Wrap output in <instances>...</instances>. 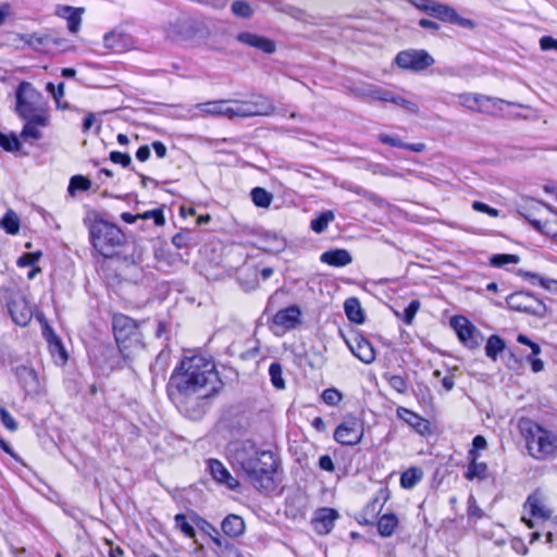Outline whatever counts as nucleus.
<instances>
[{
  "instance_id": "4d7b16f0",
  "label": "nucleus",
  "mask_w": 557,
  "mask_h": 557,
  "mask_svg": "<svg viewBox=\"0 0 557 557\" xmlns=\"http://www.w3.org/2000/svg\"><path fill=\"white\" fill-rule=\"evenodd\" d=\"M138 216L140 220H149L152 219L154 225L162 226L165 223L163 209L162 208H156L152 210L145 211L143 213H138Z\"/></svg>"
},
{
  "instance_id": "58836bf2",
  "label": "nucleus",
  "mask_w": 557,
  "mask_h": 557,
  "mask_svg": "<svg viewBox=\"0 0 557 557\" xmlns=\"http://www.w3.org/2000/svg\"><path fill=\"white\" fill-rule=\"evenodd\" d=\"M170 354L162 350L156 357L154 362L150 366V372L152 375V384L156 383L157 379L160 376L162 380L165 377V371L168 368Z\"/></svg>"
},
{
  "instance_id": "dca6fc26",
  "label": "nucleus",
  "mask_w": 557,
  "mask_h": 557,
  "mask_svg": "<svg viewBox=\"0 0 557 557\" xmlns=\"http://www.w3.org/2000/svg\"><path fill=\"white\" fill-rule=\"evenodd\" d=\"M351 354L366 364H371L376 357L373 345L360 333H355L351 338L344 337Z\"/></svg>"
},
{
  "instance_id": "aec40b11",
  "label": "nucleus",
  "mask_w": 557,
  "mask_h": 557,
  "mask_svg": "<svg viewBox=\"0 0 557 557\" xmlns=\"http://www.w3.org/2000/svg\"><path fill=\"white\" fill-rule=\"evenodd\" d=\"M338 517L339 515L334 508H320L312 520L313 528L319 534H329Z\"/></svg>"
},
{
  "instance_id": "6ab92c4d",
  "label": "nucleus",
  "mask_w": 557,
  "mask_h": 557,
  "mask_svg": "<svg viewBox=\"0 0 557 557\" xmlns=\"http://www.w3.org/2000/svg\"><path fill=\"white\" fill-rule=\"evenodd\" d=\"M301 310L297 305H290L284 309L278 310L272 321L275 325L282 326L286 330L296 329L300 323Z\"/></svg>"
},
{
  "instance_id": "a19ab883",
  "label": "nucleus",
  "mask_w": 557,
  "mask_h": 557,
  "mask_svg": "<svg viewBox=\"0 0 557 557\" xmlns=\"http://www.w3.org/2000/svg\"><path fill=\"white\" fill-rule=\"evenodd\" d=\"M423 478V471L418 467H411L400 475V486L405 490L414 487Z\"/></svg>"
},
{
  "instance_id": "8fccbe9b",
  "label": "nucleus",
  "mask_w": 557,
  "mask_h": 557,
  "mask_svg": "<svg viewBox=\"0 0 557 557\" xmlns=\"http://www.w3.org/2000/svg\"><path fill=\"white\" fill-rule=\"evenodd\" d=\"M519 261L520 257L512 253H495L490 257V264L494 268H503L509 263L517 264Z\"/></svg>"
},
{
  "instance_id": "7c9ffc66",
  "label": "nucleus",
  "mask_w": 557,
  "mask_h": 557,
  "mask_svg": "<svg viewBox=\"0 0 557 557\" xmlns=\"http://www.w3.org/2000/svg\"><path fill=\"white\" fill-rule=\"evenodd\" d=\"M525 505L530 507V513L534 518L546 520L552 516V511L542 503V495L540 491H535L529 495Z\"/></svg>"
},
{
  "instance_id": "cd10ccee",
  "label": "nucleus",
  "mask_w": 557,
  "mask_h": 557,
  "mask_svg": "<svg viewBox=\"0 0 557 557\" xmlns=\"http://www.w3.org/2000/svg\"><path fill=\"white\" fill-rule=\"evenodd\" d=\"M221 529L224 535L231 539L238 537L245 532L244 519L238 515L230 513L221 522Z\"/></svg>"
},
{
  "instance_id": "c85d7f7f",
  "label": "nucleus",
  "mask_w": 557,
  "mask_h": 557,
  "mask_svg": "<svg viewBox=\"0 0 557 557\" xmlns=\"http://www.w3.org/2000/svg\"><path fill=\"white\" fill-rule=\"evenodd\" d=\"M230 102L231 101L228 100H215L199 103L197 107L205 114L221 115L233 119L234 116L231 115V111H233V106H228Z\"/></svg>"
},
{
  "instance_id": "9b49d317",
  "label": "nucleus",
  "mask_w": 557,
  "mask_h": 557,
  "mask_svg": "<svg viewBox=\"0 0 557 557\" xmlns=\"http://www.w3.org/2000/svg\"><path fill=\"white\" fill-rule=\"evenodd\" d=\"M450 325L467 348L475 349L481 345L483 335L467 318L455 315L450 319Z\"/></svg>"
},
{
  "instance_id": "bf43d9fd",
  "label": "nucleus",
  "mask_w": 557,
  "mask_h": 557,
  "mask_svg": "<svg viewBox=\"0 0 557 557\" xmlns=\"http://www.w3.org/2000/svg\"><path fill=\"white\" fill-rule=\"evenodd\" d=\"M321 398L326 405L336 406L343 399V394L337 388L330 387L323 391Z\"/></svg>"
},
{
  "instance_id": "774afa93",
  "label": "nucleus",
  "mask_w": 557,
  "mask_h": 557,
  "mask_svg": "<svg viewBox=\"0 0 557 557\" xmlns=\"http://www.w3.org/2000/svg\"><path fill=\"white\" fill-rule=\"evenodd\" d=\"M461 98V104L465 106L466 108H468L469 110H472V111H476L478 110V106H479V102H480V95H470V94H466V95H461L460 96Z\"/></svg>"
},
{
  "instance_id": "6e6552de",
  "label": "nucleus",
  "mask_w": 557,
  "mask_h": 557,
  "mask_svg": "<svg viewBox=\"0 0 557 557\" xmlns=\"http://www.w3.org/2000/svg\"><path fill=\"white\" fill-rule=\"evenodd\" d=\"M535 428L539 433L537 437L532 434L531 437L527 438V447L530 455L536 459H545L553 456L557 451V435L540 424H535Z\"/></svg>"
},
{
  "instance_id": "a18cd8bd",
  "label": "nucleus",
  "mask_w": 557,
  "mask_h": 557,
  "mask_svg": "<svg viewBox=\"0 0 557 557\" xmlns=\"http://www.w3.org/2000/svg\"><path fill=\"white\" fill-rule=\"evenodd\" d=\"M191 522L195 524V529L197 528L200 532H202L205 535H208L211 541H213V536L218 535L219 530L213 527L210 522H208L206 519L200 517L197 512L191 510Z\"/></svg>"
},
{
  "instance_id": "ddd939ff",
  "label": "nucleus",
  "mask_w": 557,
  "mask_h": 557,
  "mask_svg": "<svg viewBox=\"0 0 557 557\" xmlns=\"http://www.w3.org/2000/svg\"><path fill=\"white\" fill-rule=\"evenodd\" d=\"M135 351L125 349L122 351V347L106 346L101 349L100 358L102 364H100L102 371H113L115 369H123L124 367L131 368V362L134 359Z\"/></svg>"
},
{
  "instance_id": "603ef678",
  "label": "nucleus",
  "mask_w": 557,
  "mask_h": 557,
  "mask_svg": "<svg viewBox=\"0 0 557 557\" xmlns=\"http://www.w3.org/2000/svg\"><path fill=\"white\" fill-rule=\"evenodd\" d=\"M123 40H124V36L122 34L115 33V32L107 33L103 36L104 47L108 49L114 50V51H120L123 49V47H124Z\"/></svg>"
},
{
  "instance_id": "680f3d73",
  "label": "nucleus",
  "mask_w": 557,
  "mask_h": 557,
  "mask_svg": "<svg viewBox=\"0 0 557 557\" xmlns=\"http://www.w3.org/2000/svg\"><path fill=\"white\" fill-rule=\"evenodd\" d=\"M369 96L375 100L391 102V98H393L394 92L382 87L373 86L369 90Z\"/></svg>"
},
{
  "instance_id": "4be33fe9",
  "label": "nucleus",
  "mask_w": 557,
  "mask_h": 557,
  "mask_svg": "<svg viewBox=\"0 0 557 557\" xmlns=\"http://www.w3.org/2000/svg\"><path fill=\"white\" fill-rule=\"evenodd\" d=\"M208 470L216 482L226 485L230 490L235 491L239 487V481L218 459L208 460Z\"/></svg>"
},
{
  "instance_id": "37998d69",
  "label": "nucleus",
  "mask_w": 557,
  "mask_h": 557,
  "mask_svg": "<svg viewBox=\"0 0 557 557\" xmlns=\"http://www.w3.org/2000/svg\"><path fill=\"white\" fill-rule=\"evenodd\" d=\"M250 198L258 208L267 209L273 201V195L263 187H253L250 190Z\"/></svg>"
},
{
  "instance_id": "49530a36",
  "label": "nucleus",
  "mask_w": 557,
  "mask_h": 557,
  "mask_svg": "<svg viewBox=\"0 0 557 557\" xmlns=\"http://www.w3.org/2000/svg\"><path fill=\"white\" fill-rule=\"evenodd\" d=\"M91 187V182L88 177L77 174L71 177L69 186H67V193L71 196H74L76 191H86Z\"/></svg>"
},
{
  "instance_id": "0e129e2a",
  "label": "nucleus",
  "mask_w": 557,
  "mask_h": 557,
  "mask_svg": "<svg viewBox=\"0 0 557 557\" xmlns=\"http://www.w3.org/2000/svg\"><path fill=\"white\" fill-rule=\"evenodd\" d=\"M487 447V441L486 438L478 434L472 440V447L468 453V457H478L479 458V450L485 449Z\"/></svg>"
},
{
  "instance_id": "e2e57ef3",
  "label": "nucleus",
  "mask_w": 557,
  "mask_h": 557,
  "mask_svg": "<svg viewBox=\"0 0 557 557\" xmlns=\"http://www.w3.org/2000/svg\"><path fill=\"white\" fill-rule=\"evenodd\" d=\"M109 159L111 162L120 164L123 168H129L132 164V158L127 152L111 151Z\"/></svg>"
},
{
  "instance_id": "338daca9",
  "label": "nucleus",
  "mask_w": 557,
  "mask_h": 557,
  "mask_svg": "<svg viewBox=\"0 0 557 557\" xmlns=\"http://www.w3.org/2000/svg\"><path fill=\"white\" fill-rule=\"evenodd\" d=\"M472 209L478 212L485 213L492 218H497L499 215V211L491 206H488L485 202L482 201H473L472 202Z\"/></svg>"
},
{
  "instance_id": "bb28decb",
  "label": "nucleus",
  "mask_w": 557,
  "mask_h": 557,
  "mask_svg": "<svg viewBox=\"0 0 557 557\" xmlns=\"http://www.w3.org/2000/svg\"><path fill=\"white\" fill-rule=\"evenodd\" d=\"M437 20L458 25L466 29H473L476 26V23L473 20L460 16L453 7L447 4H443Z\"/></svg>"
},
{
  "instance_id": "423d86ee",
  "label": "nucleus",
  "mask_w": 557,
  "mask_h": 557,
  "mask_svg": "<svg viewBox=\"0 0 557 557\" xmlns=\"http://www.w3.org/2000/svg\"><path fill=\"white\" fill-rule=\"evenodd\" d=\"M505 300L508 309L523 312L539 319H543L548 312V308L544 301L531 292H513L509 294Z\"/></svg>"
},
{
  "instance_id": "f257e3e1",
  "label": "nucleus",
  "mask_w": 557,
  "mask_h": 557,
  "mask_svg": "<svg viewBox=\"0 0 557 557\" xmlns=\"http://www.w3.org/2000/svg\"><path fill=\"white\" fill-rule=\"evenodd\" d=\"M89 232V239L94 249L104 258L122 257L133 267L129 281L138 284L143 278L144 249L135 240H128L123 231L114 223L102 219L99 213L89 212L84 219Z\"/></svg>"
},
{
  "instance_id": "864d4df0",
  "label": "nucleus",
  "mask_w": 557,
  "mask_h": 557,
  "mask_svg": "<svg viewBox=\"0 0 557 557\" xmlns=\"http://www.w3.org/2000/svg\"><path fill=\"white\" fill-rule=\"evenodd\" d=\"M232 13L243 18L251 17L253 11L250 4L244 0H235L231 5Z\"/></svg>"
},
{
  "instance_id": "3c124183",
  "label": "nucleus",
  "mask_w": 557,
  "mask_h": 557,
  "mask_svg": "<svg viewBox=\"0 0 557 557\" xmlns=\"http://www.w3.org/2000/svg\"><path fill=\"white\" fill-rule=\"evenodd\" d=\"M38 127L40 126L35 122H32V120H26L21 131L20 138L23 140H27L29 138L38 140L42 138V133Z\"/></svg>"
},
{
  "instance_id": "39448f33",
  "label": "nucleus",
  "mask_w": 557,
  "mask_h": 557,
  "mask_svg": "<svg viewBox=\"0 0 557 557\" xmlns=\"http://www.w3.org/2000/svg\"><path fill=\"white\" fill-rule=\"evenodd\" d=\"M112 330L116 345L122 347L123 352L125 349L135 351L144 347L143 333L138 323L132 318L122 313L114 314Z\"/></svg>"
},
{
  "instance_id": "1a4fd4ad",
  "label": "nucleus",
  "mask_w": 557,
  "mask_h": 557,
  "mask_svg": "<svg viewBox=\"0 0 557 557\" xmlns=\"http://www.w3.org/2000/svg\"><path fill=\"white\" fill-rule=\"evenodd\" d=\"M394 63L401 70L419 73L432 66L435 60L424 49H406L396 54Z\"/></svg>"
},
{
  "instance_id": "f03ea898",
  "label": "nucleus",
  "mask_w": 557,
  "mask_h": 557,
  "mask_svg": "<svg viewBox=\"0 0 557 557\" xmlns=\"http://www.w3.org/2000/svg\"><path fill=\"white\" fill-rule=\"evenodd\" d=\"M233 469L257 491L274 488V474L281 467L280 456L270 449H260L250 440L235 442L228 447Z\"/></svg>"
},
{
  "instance_id": "7ed1b4c3",
  "label": "nucleus",
  "mask_w": 557,
  "mask_h": 557,
  "mask_svg": "<svg viewBox=\"0 0 557 557\" xmlns=\"http://www.w3.org/2000/svg\"><path fill=\"white\" fill-rule=\"evenodd\" d=\"M223 387L213 362L201 357L182 360L176 367L166 385V393L171 400L193 396L213 397Z\"/></svg>"
},
{
  "instance_id": "4468645a",
  "label": "nucleus",
  "mask_w": 557,
  "mask_h": 557,
  "mask_svg": "<svg viewBox=\"0 0 557 557\" xmlns=\"http://www.w3.org/2000/svg\"><path fill=\"white\" fill-rule=\"evenodd\" d=\"M38 321L41 325V334L48 344V348L52 357L57 362L64 364L69 359V354L59 337V335L54 332L52 326L49 324L48 320L41 313L37 317Z\"/></svg>"
},
{
  "instance_id": "69168bd1",
  "label": "nucleus",
  "mask_w": 557,
  "mask_h": 557,
  "mask_svg": "<svg viewBox=\"0 0 557 557\" xmlns=\"http://www.w3.org/2000/svg\"><path fill=\"white\" fill-rule=\"evenodd\" d=\"M0 420L9 431L14 432L17 430V422L4 407H0Z\"/></svg>"
},
{
  "instance_id": "473e14b6",
  "label": "nucleus",
  "mask_w": 557,
  "mask_h": 557,
  "mask_svg": "<svg viewBox=\"0 0 557 557\" xmlns=\"http://www.w3.org/2000/svg\"><path fill=\"white\" fill-rule=\"evenodd\" d=\"M379 140L384 145L406 149L413 152H422L425 149V144L423 143L407 144L404 143L398 136H392L388 134H380Z\"/></svg>"
},
{
  "instance_id": "412c9836",
  "label": "nucleus",
  "mask_w": 557,
  "mask_h": 557,
  "mask_svg": "<svg viewBox=\"0 0 557 557\" xmlns=\"http://www.w3.org/2000/svg\"><path fill=\"white\" fill-rule=\"evenodd\" d=\"M236 39L244 45L259 49L262 52L268 53V54H272L276 50V45L272 39L267 38L261 35L253 34V33H249V32L239 33L236 36Z\"/></svg>"
},
{
  "instance_id": "c9c22d12",
  "label": "nucleus",
  "mask_w": 557,
  "mask_h": 557,
  "mask_svg": "<svg viewBox=\"0 0 557 557\" xmlns=\"http://www.w3.org/2000/svg\"><path fill=\"white\" fill-rule=\"evenodd\" d=\"M469 465L465 472L467 480L473 481L474 479L485 480L487 479V465L485 462H478V457H468Z\"/></svg>"
},
{
  "instance_id": "b1692460",
  "label": "nucleus",
  "mask_w": 557,
  "mask_h": 557,
  "mask_svg": "<svg viewBox=\"0 0 557 557\" xmlns=\"http://www.w3.org/2000/svg\"><path fill=\"white\" fill-rule=\"evenodd\" d=\"M322 263L335 268H343L352 262L350 252L344 248L329 249L320 256Z\"/></svg>"
},
{
  "instance_id": "f3484780",
  "label": "nucleus",
  "mask_w": 557,
  "mask_h": 557,
  "mask_svg": "<svg viewBox=\"0 0 557 557\" xmlns=\"http://www.w3.org/2000/svg\"><path fill=\"white\" fill-rule=\"evenodd\" d=\"M12 372L26 395H37L40 393L39 376L33 367L18 364L12 368Z\"/></svg>"
},
{
  "instance_id": "a211bd4d",
  "label": "nucleus",
  "mask_w": 557,
  "mask_h": 557,
  "mask_svg": "<svg viewBox=\"0 0 557 557\" xmlns=\"http://www.w3.org/2000/svg\"><path fill=\"white\" fill-rule=\"evenodd\" d=\"M8 310L13 322L26 326L32 320L33 309L24 297H16L8 302Z\"/></svg>"
},
{
  "instance_id": "9d476101",
  "label": "nucleus",
  "mask_w": 557,
  "mask_h": 557,
  "mask_svg": "<svg viewBox=\"0 0 557 557\" xmlns=\"http://www.w3.org/2000/svg\"><path fill=\"white\" fill-rule=\"evenodd\" d=\"M334 440L345 446H354L363 437V421L355 416H346L334 431Z\"/></svg>"
},
{
  "instance_id": "09e8293b",
  "label": "nucleus",
  "mask_w": 557,
  "mask_h": 557,
  "mask_svg": "<svg viewBox=\"0 0 557 557\" xmlns=\"http://www.w3.org/2000/svg\"><path fill=\"white\" fill-rule=\"evenodd\" d=\"M172 244L178 249L194 246L196 245L194 233L189 230L178 232L172 237Z\"/></svg>"
},
{
  "instance_id": "052dcab7",
  "label": "nucleus",
  "mask_w": 557,
  "mask_h": 557,
  "mask_svg": "<svg viewBox=\"0 0 557 557\" xmlns=\"http://www.w3.org/2000/svg\"><path fill=\"white\" fill-rule=\"evenodd\" d=\"M420 308V301L414 299L411 300L403 312V321L409 325L412 323L418 310Z\"/></svg>"
},
{
  "instance_id": "c03bdc74",
  "label": "nucleus",
  "mask_w": 557,
  "mask_h": 557,
  "mask_svg": "<svg viewBox=\"0 0 557 557\" xmlns=\"http://www.w3.org/2000/svg\"><path fill=\"white\" fill-rule=\"evenodd\" d=\"M0 147L8 152H17L22 149V143L15 133L0 132Z\"/></svg>"
},
{
  "instance_id": "f704fd0d",
  "label": "nucleus",
  "mask_w": 557,
  "mask_h": 557,
  "mask_svg": "<svg viewBox=\"0 0 557 557\" xmlns=\"http://www.w3.org/2000/svg\"><path fill=\"white\" fill-rule=\"evenodd\" d=\"M507 349L506 342L497 334L491 335L485 344V355L493 361H496L498 356Z\"/></svg>"
},
{
  "instance_id": "393cba45",
  "label": "nucleus",
  "mask_w": 557,
  "mask_h": 557,
  "mask_svg": "<svg viewBox=\"0 0 557 557\" xmlns=\"http://www.w3.org/2000/svg\"><path fill=\"white\" fill-rule=\"evenodd\" d=\"M257 247L265 252L280 253L285 250L286 240L275 233L264 232L260 235Z\"/></svg>"
},
{
  "instance_id": "5fc2aeb1",
  "label": "nucleus",
  "mask_w": 557,
  "mask_h": 557,
  "mask_svg": "<svg viewBox=\"0 0 557 557\" xmlns=\"http://www.w3.org/2000/svg\"><path fill=\"white\" fill-rule=\"evenodd\" d=\"M42 252L40 250L25 252L18 257L16 264L20 268L34 267L41 258Z\"/></svg>"
},
{
  "instance_id": "72a5a7b5",
  "label": "nucleus",
  "mask_w": 557,
  "mask_h": 557,
  "mask_svg": "<svg viewBox=\"0 0 557 557\" xmlns=\"http://www.w3.org/2000/svg\"><path fill=\"white\" fill-rule=\"evenodd\" d=\"M344 310L348 320L356 324H362L366 320L364 312L360 301L356 297H350L344 302Z\"/></svg>"
},
{
  "instance_id": "6e6d98bb",
  "label": "nucleus",
  "mask_w": 557,
  "mask_h": 557,
  "mask_svg": "<svg viewBox=\"0 0 557 557\" xmlns=\"http://www.w3.org/2000/svg\"><path fill=\"white\" fill-rule=\"evenodd\" d=\"M384 377L387 380L389 386L400 394H405L408 391V383L401 375H391L385 373Z\"/></svg>"
},
{
  "instance_id": "20e7f679",
  "label": "nucleus",
  "mask_w": 557,
  "mask_h": 557,
  "mask_svg": "<svg viewBox=\"0 0 557 557\" xmlns=\"http://www.w3.org/2000/svg\"><path fill=\"white\" fill-rule=\"evenodd\" d=\"M40 94L28 82H21L15 90V112L23 121L32 120L41 127L49 124L47 113L35 103Z\"/></svg>"
},
{
  "instance_id": "79ce46f5",
  "label": "nucleus",
  "mask_w": 557,
  "mask_h": 557,
  "mask_svg": "<svg viewBox=\"0 0 557 557\" xmlns=\"http://www.w3.org/2000/svg\"><path fill=\"white\" fill-rule=\"evenodd\" d=\"M334 219L335 214L332 210L322 211L311 220L310 228L317 234H322Z\"/></svg>"
},
{
  "instance_id": "f8f14e48",
  "label": "nucleus",
  "mask_w": 557,
  "mask_h": 557,
  "mask_svg": "<svg viewBox=\"0 0 557 557\" xmlns=\"http://www.w3.org/2000/svg\"><path fill=\"white\" fill-rule=\"evenodd\" d=\"M209 35V28L207 25L196 18H181L171 25V33L169 36L187 40L195 38H206Z\"/></svg>"
},
{
  "instance_id": "ea45409f",
  "label": "nucleus",
  "mask_w": 557,
  "mask_h": 557,
  "mask_svg": "<svg viewBox=\"0 0 557 557\" xmlns=\"http://www.w3.org/2000/svg\"><path fill=\"white\" fill-rule=\"evenodd\" d=\"M398 525V518L395 513H385L377 520V532L383 537L391 536Z\"/></svg>"
},
{
  "instance_id": "0eeeda50",
  "label": "nucleus",
  "mask_w": 557,
  "mask_h": 557,
  "mask_svg": "<svg viewBox=\"0 0 557 557\" xmlns=\"http://www.w3.org/2000/svg\"><path fill=\"white\" fill-rule=\"evenodd\" d=\"M231 103H233L231 115L234 117L267 116L275 110L273 101L263 95H253L248 101L231 100Z\"/></svg>"
},
{
  "instance_id": "e433bc0d",
  "label": "nucleus",
  "mask_w": 557,
  "mask_h": 557,
  "mask_svg": "<svg viewBox=\"0 0 557 557\" xmlns=\"http://www.w3.org/2000/svg\"><path fill=\"white\" fill-rule=\"evenodd\" d=\"M0 227L9 235H16L20 232L21 220L16 212L9 209L0 219Z\"/></svg>"
},
{
  "instance_id": "c756f323",
  "label": "nucleus",
  "mask_w": 557,
  "mask_h": 557,
  "mask_svg": "<svg viewBox=\"0 0 557 557\" xmlns=\"http://www.w3.org/2000/svg\"><path fill=\"white\" fill-rule=\"evenodd\" d=\"M479 100L480 102L476 111L486 114H493L496 110L502 111L504 104H507L509 107H520V104L516 102H510L500 98L488 97L484 95H480Z\"/></svg>"
},
{
  "instance_id": "2eb2a0df",
  "label": "nucleus",
  "mask_w": 557,
  "mask_h": 557,
  "mask_svg": "<svg viewBox=\"0 0 557 557\" xmlns=\"http://www.w3.org/2000/svg\"><path fill=\"white\" fill-rule=\"evenodd\" d=\"M209 398L210 397H198V394H195L193 396L173 399L172 401L186 417L191 420H198L206 413Z\"/></svg>"
},
{
  "instance_id": "de8ad7c7",
  "label": "nucleus",
  "mask_w": 557,
  "mask_h": 557,
  "mask_svg": "<svg viewBox=\"0 0 557 557\" xmlns=\"http://www.w3.org/2000/svg\"><path fill=\"white\" fill-rule=\"evenodd\" d=\"M269 375L272 385L276 389L285 388V381L283 379V367L280 362L274 361L269 367Z\"/></svg>"
},
{
  "instance_id": "4c0bfd02",
  "label": "nucleus",
  "mask_w": 557,
  "mask_h": 557,
  "mask_svg": "<svg viewBox=\"0 0 557 557\" xmlns=\"http://www.w3.org/2000/svg\"><path fill=\"white\" fill-rule=\"evenodd\" d=\"M175 527L187 537L195 539V524L191 522V511L187 513H177L174 517Z\"/></svg>"
},
{
  "instance_id": "5701e85b",
  "label": "nucleus",
  "mask_w": 557,
  "mask_h": 557,
  "mask_svg": "<svg viewBox=\"0 0 557 557\" xmlns=\"http://www.w3.org/2000/svg\"><path fill=\"white\" fill-rule=\"evenodd\" d=\"M397 417L409 424L420 435H428L431 433L430 421L410 409L399 407L397 409Z\"/></svg>"
},
{
  "instance_id": "2f4dec72",
  "label": "nucleus",
  "mask_w": 557,
  "mask_h": 557,
  "mask_svg": "<svg viewBox=\"0 0 557 557\" xmlns=\"http://www.w3.org/2000/svg\"><path fill=\"white\" fill-rule=\"evenodd\" d=\"M548 203L535 200L533 198H525L522 202L517 205V213L529 221V219L535 218L536 213L541 211L543 207L547 209Z\"/></svg>"
},
{
  "instance_id": "13d9d810",
  "label": "nucleus",
  "mask_w": 557,
  "mask_h": 557,
  "mask_svg": "<svg viewBox=\"0 0 557 557\" xmlns=\"http://www.w3.org/2000/svg\"><path fill=\"white\" fill-rule=\"evenodd\" d=\"M391 102L400 107L408 113L417 114L419 112V107L417 103L407 100L399 95L394 94L393 98H391Z\"/></svg>"
},
{
  "instance_id": "a878e982",
  "label": "nucleus",
  "mask_w": 557,
  "mask_h": 557,
  "mask_svg": "<svg viewBox=\"0 0 557 557\" xmlns=\"http://www.w3.org/2000/svg\"><path fill=\"white\" fill-rule=\"evenodd\" d=\"M57 14L67 21V28L72 34L79 30L82 24L83 8H74L71 5H60L57 9Z\"/></svg>"
}]
</instances>
